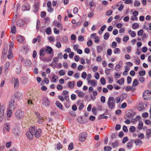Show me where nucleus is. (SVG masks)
I'll return each mask as SVG.
<instances>
[{
    "label": "nucleus",
    "instance_id": "1",
    "mask_svg": "<svg viewBox=\"0 0 151 151\" xmlns=\"http://www.w3.org/2000/svg\"><path fill=\"white\" fill-rule=\"evenodd\" d=\"M115 100L113 97H110L109 98L107 104L109 109H112L115 107Z\"/></svg>",
    "mask_w": 151,
    "mask_h": 151
},
{
    "label": "nucleus",
    "instance_id": "2",
    "mask_svg": "<svg viewBox=\"0 0 151 151\" xmlns=\"http://www.w3.org/2000/svg\"><path fill=\"white\" fill-rule=\"evenodd\" d=\"M23 115L24 113L20 110L17 111L15 113V117L17 119H22L23 116Z\"/></svg>",
    "mask_w": 151,
    "mask_h": 151
},
{
    "label": "nucleus",
    "instance_id": "3",
    "mask_svg": "<svg viewBox=\"0 0 151 151\" xmlns=\"http://www.w3.org/2000/svg\"><path fill=\"white\" fill-rule=\"evenodd\" d=\"M87 136V134L85 132H82L80 134L79 139L81 142H84Z\"/></svg>",
    "mask_w": 151,
    "mask_h": 151
},
{
    "label": "nucleus",
    "instance_id": "4",
    "mask_svg": "<svg viewBox=\"0 0 151 151\" xmlns=\"http://www.w3.org/2000/svg\"><path fill=\"white\" fill-rule=\"evenodd\" d=\"M42 104L46 106H49L50 105V100L47 97H44L43 98L42 100Z\"/></svg>",
    "mask_w": 151,
    "mask_h": 151
},
{
    "label": "nucleus",
    "instance_id": "5",
    "mask_svg": "<svg viewBox=\"0 0 151 151\" xmlns=\"http://www.w3.org/2000/svg\"><path fill=\"white\" fill-rule=\"evenodd\" d=\"M16 104L14 102V99H12L9 104V108L12 110H14L16 107Z\"/></svg>",
    "mask_w": 151,
    "mask_h": 151
},
{
    "label": "nucleus",
    "instance_id": "6",
    "mask_svg": "<svg viewBox=\"0 0 151 151\" xmlns=\"http://www.w3.org/2000/svg\"><path fill=\"white\" fill-rule=\"evenodd\" d=\"M32 64V62L28 59H26L24 61V65L27 68L30 67L31 66Z\"/></svg>",
    "mask_w": 151,
    "mask_h": 151
},
{
    "label": "nucleus",
    "instance_id": "7",
    "mask_svg": "<svg viewBox=\"0 0 151 151\" xmlns=\"http://www.w3.org/2000/svg\"><path fill=\"white\" fill-rule=\"evenodd\" d=\"M151 93V91H150L145 90L143 93V97L144 99L147 98V96H149Z\"/></svg>",
    "mask_w": 151,
    "mask_h": 151
},
{
    "label": "nucleus",
    "instance_id": "8",
    "mask_svg": "<svg viewBox=\"0 0 151 151\" xmlns=\"http://www.w3.org/2000/svg\"><path fill=\"white\" fill-rule=\"evenodd\" d=\"M30 9V6L27 3H25L22 6V11H29Z\"/></svg>",
    "mask_w": 151,
    "mask_h": 151
},
{
    "label": "nucleus",
    "instance_id": "9",
    "mask_svg": "<svg viewBox=\"0 0 151 151\" xmlns=\"http://www.w3.org/2000/svg\"><path fill=\"white\" fill-rule=\"evenodd\" d=\"M37 118L38 119L37 121L39 123H42L43 122V118L40 116V114L37 112H35Z\"/></svg>",
    "mask_w": 151,
    "mask_h": 151
},
{
    "label": "nucleus",
    "instance_id": "10",
    "mask_svg": "<svg viewBox=\"0 0 151 151\" xmlns=\"http://www.w3.org/2000/svg\"><path fill=\"white\" fill-rule=\"evenodd\" d=\"M41 130L39 129H36L34 133L35 137L38 138L40 137L41 136Z\"/></svg>",
    "mask_w": 151,
    "mask_h": 151
},
{
    "label": "nucleus",
    "instance_id": "11",
    "mask_svg": "<svg viewBox=\"0 0 151 151\" xmlns=\"http://www.w3.org/2000/svg\"><path fill=\"white\" fill-rule=\"evenodd\" d=\"M135 115L134 112L130 111L126 114V116L127 118H132Z\"/></svg>",
    "mask_w": 151,
    "mask_h": 151
},
{
    "label": "nucleus",
    "instance_id": "12",
    "mask_svg": "<svg viewBox=\"0 0 151 151\" xmlns=\"http://www.w3.org/2000/svg\"><path fill=\"white\" fill-rule=\"evenodd\" d=\"M16 24L18 26L22 27L24 26V21L22 19L18 20L16 22Z\"/></svg>",
    "mask_w": 151,
    "mask_h": 151
},
{
    "label": "nucleus",
    "instance_id": "13",
    "mask_svg": "<svg viewBox=\"0 0 151 151\" xmlns=\"http://www.w3.org/2000/svg\"><path fill=\"white\" fill-rule=\"evenodd\" d=\"M13 132L16 136H19L21 133L20 130L17 128H14L13 130Z\"/></svg>",
    "mask_w": 151,
    "mask_h": 151
},
{
    "label": "nucleus",
    "instance_id": "14",
    "mask_svg": "<svg viewBox=\"0 0 151 151\" xmlns=\"http://www.w3.org/2000/svg\"><path fill=\"white\" fill-rule=\"evenodd\" d=\"M47 6L48 8L47 11L49 12H52L53 10V9L51 8V1H49L47 3Z\"/></svg>",
    "mask_w": 151,
    "mask_h": 151
},
{
    "label": "nucleus",
    "instance_id": "15",
    "mask_svg": "<svg viewBox=\"0 0 151 151\" xmlns=\"http://www.w3.org/2000/svg\"><path fill=\"white\" fill-rule=\"evenodd\" d=\"M26 135L27 138L30 140L32 139L33 137L34 134L29 131L26 132Z\"/></svg>",
    "mask_w": 151,
    "mask_h": 151
},
{
    "label": "nucleus",
    "instance_id": "16",
    "mask_svg": "<svg viewBox=\"0 0 151 151\" xmlns=\"http://www.w3.org/2000/svg\"><path fill=\"white\" fill-rule=\"evenodd\" d=\"M45 50V51L47 52V54H51L52 53L53 51L52 49L49 46L46 47Z\"/></svg>",
    "mask_w": 151,
    "mask_h": 151
},
{
    "label": "nucleus",
    "instance_id": "17",
    "mask_svg": "<svg viewBox=\"0 0 151 151\" xmlns=\"http://www.w3.org/2000/svg\"><path fill=\"white\" fill-rule=\"evenodd\" d=\"M37 129L36 128H35V126H32L31 127H30L29 128V131H28L29 132H30L31 133H32L33 134H34L36 131V130Z\"/></svg>",
    "mask_w": 151,
    "mask_h": 151
},
{
    "label": "nucleus",
    "instance_id": "18",
    "mask_svg": "<svg viewBox=\"0 0 151 151\" xmlns=\"http://www.w3.org/2000/svg\"><path fill=\"white\" fill-rule=\"evenodd\" d=\"M12 80L14 81V88H17L19 85V80L17 78H15L14 77L12 78Z\"/></svg>",
    "mask_w": 151,
    "mask_h": 151
},
{
    "label": "nucleus",
    "instance_id": "19",
    "mask_svg": "<svg viewBox=\"0 0 151 151\" xmlns=\"http://www.w3.org/2000/svg\"><path fill=\"white\" fill-rule=\"evenodd\" d=\"M15 96L17 99H21L22 97L23 94L22 93L17 92L15 94Z\"/></svg>",
    "mask_w": 151,
    "mask_h": 151
},
{
    "label": "nucleus",
    "instance_id": "20",
    "mask_svg": "<svg viewBox=\"0 0 151 151\" xmlns=\"http://www.w3.org/2000/svg\"><path fill=\"white\" fill-rule=\"evenodd\" d=\"M10 127V126L8 123H6L4 125V129L8 132H9V131Z\"/></svg>",
    "mask_w": 151,
    "mask_h": 151
},
{
    "label": "nucleus",
    "instance_id": "21",
    "mask_svg": "<svg viewBox=\"0 0 151 151\" xmlns=\"http://www.w3.org/2000/svg\"><path fill=\"white\" fill-rule=\"evenodd\" d=\"M21 65H19L17 66L16 70V72L17 74H18L21 71Z\"/></svg>",
    "mask_w": 151,
    "mask_h": 151
},
{
    "label": "nucleus",
    "instance_id": "22",
    "mask_svg": "<svg viewBox=\"0 0 151 151\" xmlns=\"http://www.w3.org/2000/svg\"><path fill=\"white\" fill-rule=\"evenodd\" d=\"M45 50L44 49H42L40 50L39 52V55L40 57H43L45 53Z\"/></svg>",
    "mask_w": 151,
    "mask_h": 151
},
{
    "label": "nucleus",
    "instance_id": "23",
    "mask_svg": "<svg viewBox=\"0 0 151 151\" xmlns=\"http://www.w3.org/2000/svg\"><path fill=\"white\" fill-rule=\"evenodd\" d=\"M55 25L56 27L60 29L61 30H62L63 26L61 23L57 22L55 24Z\"/></svg>",
    "mask_w": 151,
    "mask_h": 151
},
{
    "label": "nucleus",
    "instance_id": "24",
    "mask_svg": "<svg viewBox=\"0 0 151 151\" xmlns=\"http://www.w3.org/2000/svg\"><path fill=\"white\" fill-rule=\"evenodd\" d=\"M75 86V82L74 81H72L69 82L68 87L71 89L73 88Z\"/></svg>",
    "mask_w": 151,
    "mask_h": 151
},
{
    "label": "nucleus",
    "instance_id": "25",
    "mask_svg": "<svg viewBox=\"0 0 151 151\" xmlns=\"http://www.w3.org/2000/svg\"><path fill=\"white\" fill-rule=\"evenodd\" d=\"M55 104L56 105V106L60 109H62L63 106L60 102L58 101H56L55 103Z\"/></svg>",
    "mask_w": 151,
    "mask_h": 151
},
{
    "label": "nucleus",
    "instance_id": "26",
    "mask_svg": "<svg viewBox=\"0 0 151 151\" xmlns=\"http://www.w3.org/2000/svg\"><path fill=\"white\" fill-rule=\"evenodd\" d=\"M103 47L102 46H98L97 47V51L98 53H100L103 51Z\"/></svg>",
    "mask_w": 151,
    "mask_h": 151
},
{
    "label": "nucleus",
    "instance_id": "27",
    "mask_svg": "<svg viewBox=\"0 0 151 151\" xmlns=\"http://www.w3.org/2000/svg\"><path fill=\"white\" fill-rule=\"evenodd\" d=\"M10 63L9 62H6L4 65V70L5 72L7 71L9 67Z\"/></svg>",
    "mask_w": 151,
    "mask_h": 151
},
{
    "label": "nucleus",
    "instance_id": "28",
    "mask_svg": "<svg viewBox=\"0 0 151 151\" xmlns=\"http://www.w3.org/2000/svg\"><path fill=\"white\" fill-rule=\"evenodd\" d=\"M128 33L132 37H134L136 35V33L134 31L130 30L128 31Z\"/></svg>",
    "mask_w": 151,
    "mask_h": 151
},
{
    "label": "nucleus",
    "instance_id": "29",
    "mask_svg": "<svg viewBox=\"0 0 151 151\" xmlns=\"http://www.w3.org/2000/svg\"><path fill=\"white\" fill-rule=\"evenodd\" d=\"M17 40L19 43L22 42L24 41L23 37L21 35L19 36L17 38Z\"/></svg>",
    "mask_w": 151,
    "mask_h": 151
},
{
    "label": "nucleus",
    "instance_id": "30",
    "mask_svg": "<svg viewBox=\"0 0 151 151\" xmlns=\"http://www.w3.org/2000/svg\"><path fill=\"white\" fill-rule=\"evenodd\" d=\"M96 105L98 110L99 111H101L102 110L103 106L100 103H97Z\"/></svg>",
    "mask_w": 151,
    "mask_h": 151
},
{
    "label": "nucleus",
    "instance_id": "31",
    "mask_svg": "<svg viewBox=\"0 0 151 151\" xmlns=\"http://www.w3.org/2000/svg\"><path fill=\"white\" fill-rule=\"evenodd\" d=\"M134 143L136 145H141L142 144V142L141 140L137 139L134 141Z\"/></svg>",
    "mask_w": 151,
    "mask_h": 151
},
{
    "label": "nucleus",
    "instance_id": "32",
    "mask_svg": "<svg viewBox=\"0 0 151 151\" xmlns=\"http://www.w3.org/2000/svg\"><path fill=\"white\" fill-rule=\"evenodd\" d=\"M58 77L55 75H54L52 78V81H51V82H56V81L58 80Z\"/></svg>",
    "mask_w": 151,
    "mask_h": 151
},
{
    "label": "nucleus",
    "instance_id": "33",
    "mask_svg": "<svg viewBox=\"0 0 151 151\" xmlns=\"http://www.w3.org/2000/svg\"><path fill=\"white\" fill-rule=\"evenodd\" d=\"M12 109L9 108V109L7 111V115L8 117H10L12 116Z\"/></svg>",
    "mask_w": 151,
    "mask_h": 151
},
{
    "label": "nucleus",
    "instance_id": "34",
    "mask_svg": "<svg viewBox=\"0 0 151 151\" xmlns=\"http://www.w3.org/2000/svg\"><path fill=\"white\" fill-rule=\"evenodd\" d=\"M124 79L123 78H122L117 81V83L120 85H122L124 84Z\"/></svg>",
    "mask_w": 151,
    "mask_h": 151
},
{
    "label": "nucleus",
    "instance_id": "35",
    "mask_svg": "<svg viewBox=\"0 0 151 151\" xmlns=\"http://www.w3.org/2000/svg\"><path fill=\"white\" fill-rule=\"evenodd\" d=\"M139 25L138 23H134L132 24V27L133 29H136V28L138 27Z\"/></svg>",
    "mask_w": 151,
    "mask_h": 151
},
{
    "label": "nucleus",
    "instance_id": "36",
    "mask_svg": "<svg viewBox=\"0 0 151 151\" xmlns=\"http://www.w3.org/2000/svg\"><path fill=\"white\" fill-rule=\"evenodd\" d=\"M40 27V22L39 20H37L36 24V29L37 31H39Z\"/></svg>",
    "mask_w": 151,
    "mask_h": 151
},
{
    "label": "nucleus",
    "instance_id": "37",
    "mask_svg": "<svg viewBox=\"0 0 151 151\" xmlns=\"http://www.w3.org/2000/svg\"><path fill=\"white\" fill-rule=\"evenodd\" d=\"M147 135L149 137H151V129H148L146 130Z\"/></svg>",
    "mask_w": 151,
    "mask_h": 151
},
{
    "label": "nucleus",
    "instance_id": "38",
    "mask_svg": "<svg viewBox=\"0 0 151 151\" xmlns=\"http://www.w3.org/2000/svg\"><path fill=\"white\" fill-rule=\"evenodd\" d=\"M88 5L90 6V9H91L93 6H96L95 3L92 1H91L89 3Z\"/></svg>",
    "mask_w": 151,
    "mask_h": 151
},
{
    "label": "nucleus",
    "instance_id": "39",
    "mask_svg": "<svg viewBox=\"0 0 151 151\" xmlns=\"http://www.w3.org/2000/svg\"><path fill=\"white\" fill-rule=\"evenodd\" d=\"M40 58L41 61L43 62H49L50 61V59L48 60L47 58L43 57H40Z\"/></svg>",
    "mask_w": 151,
    "mask_h": 151
},
{
    "label": "nucleus",
    "instance_id": "40",
    "mask_svg": "<svg viewBox=\"0 0 151 151\" xmlns=\"http://www.w3.org/2000/svg\"><path fill=\"white\" fill-rule=\"evenodd\" d=\"M88 82L92 86L94 87L96 85V83L95 81L92 80H90L88 81Z\"/></svg>",
    "mask_w": 151,
    "mask_h": 151
},
{
    "label": "nucleus",
    "instance_id": "41",
    "mask_svg": "<svg viewBox=\"0 0 151 151\" xmlns=\"http://www.w3.org/2000/svg\"><path fill=\"white\" fill-rule=\"evenodd\" d=\"M138 83V81L136 79H135L132 83V85L133 86H137Z\"/></svg>",
    "mask_w": 151,
    "mask_h": 151
},
{
    "label": "nucleus",
    "instance_id": "42",
    "mask_svg": "<svg viewBox=\"0 0 151 151\" xmlns=\"http://www.w3.org/2000/svg\"><path fill=\"white\" fill-rule=\"evenodd\" d=\"M139 126L138 127L139 129H141L143 128V123L142 122L139 121L138 124Z\"/></svg>",
    "mask_w": 151,
    "mask_h": 151
},
{
    "label": "nucleus",
    "instance_id": "43",
    "mask_svg": "<svg viewBox=\"0 0 151 151\" xmlns=\"http://www.w3.org/2000/svg\"><path fill=\"white\" fill-rule=\"evenodd\" d=\"M111 148L110 147L106 146L104 147V151H110L111 150Z\"/></svg>",
    "mask_w": 151,
    "mask_h": 151
},
{
    "label": "nucleus",
    "instance_id": "44",
    "mask_svg": "<svg viewBox=\"0 0 151 151\" xmlns=\"http://www.w3.org/2000/svg\"><path fill=\"white\" fill-rule=\"evenodd\" d=\"M100 82L102 85H105L106 82L105 78L104 77L101 78L100 79Z\"/></svg>",
    "mask_w": 151,
    "mask_h": 151
},
{
    "label": "nucleus",
    "instance_id": "45",
    "mask_svg": "<svg viewBox=\"0 0 151 151\" xmlns=\"http://www.w3.org/2000/svg\"><path fill=\"white\" fill-rule=\"evenodd\" d=\"M122 64H121V65L118 64L116 65L115 68V69L116 70H120L121 67H122Z\"/></svg>",
    "mask_w": 151,
    "mask_h": 151
},
{
    "label": "nucleus",
    "instance_id": "46",
    "mask_svg": "<svg viewBox=\"0 0 151 151\" xmlns=\"http://www.w3.org/2000/svg\"><path fill=\"white\" fill-rule=\"evenodd\" d=\"M138 12L137 11H135L133 13V14L134 15V17H135V19L136 20H138L137 16L138 15Z\"/></svg>",
    "mask_w": 151,
    "mask_h": 151
},
{
    "label": "nucleus",
    "instance_id": "47",
    "mask_svg": "<svg viewBox=\"0 0 151 151\" xmlns=\"http://www.w3.org/2000/svg\"><path fill=\"white\" fill-rule=\"evenodd\" d=\"M8 48L7 47H5L4 48L3 50V54L4 55H5L6 54L7 52Z\"/></svg>",
    "mask_w": 151,
    "mask_h": 151
},
{
    "label": "nucleus",
    "instance_id": "48",
    "mask_svg": "<svg viewBox=\"0 0 151 151\" xmlns=\"http://www.w3.org/2000/svg\"><path fill=\"white\" fill-rule=\"evenodd\" d=\"M109 33L108 32H107L104 35V38L105 40H106L109 38Z\"/></svg>",
    "mask_w": 151,
    "mask_h": 151
},
{
    "label": "nucleus",
    "instance_id": "49",
    "mask_svg": "<svg viewBox=\"0 0 151 151\" xmlns=\"http://www.w3.org/2000/svg\"><path fill=\"white\" fill-rule=\"evenodd\" d=\"M139 74L140 76H144L145 74V70H141L139 72Z\"/></svg>",
    "mask_w": 151,
    "mask_h": 151
},
{
    "label": "nucleus",
    "instance_id": "50",
    "mask_svg": "<svg viewBox=\"0 0 151 151\" xmlns=\"http://www.w3.org/2000/svg\"><path fill=\"white\" fill-rule=\"evenodd\" d=\"M140 4V2L138 1H135L134 3V5L135 6H139Z\"/></svg>",
    "mask_w": 151,
    "mask_h": 151
},
{
    "label": "nucleus",
    "instance_id": "51",
    "mask_svg": "<svg viewBox=\"0 0 151 151\" xmlns=\"http://www.w3.org/2000/svg\"><path fill=\"white\" fill-rule=\"evenodd\" d=\"M129 130L131 132L133 133L135 130V128L134 126H132L130 127Z\"/></svg>",
    "mask_w": 151,
    "mask_h": 151
},
{
    "label": "nucleus",
    "instance_id": "52",
    "mask_svg": "<svg viewBox=\"0 0 151 151\" xmlns=\"http://www.w3.org/2000/svg\"><path fill=\"white\" fill-rule=\"evenodd\" d=\"M106 78L108 79L109 83H111L113 82V78L112 77L107 76Z\"/></svg>",
    "mask_w": 151,
    "mask_h": 151
},
{
    "label": "nucleus",
    "instance_id": "53",
    "mask_svg": "<svg viewBox=\"0 0 151 151\" xmlns=\"http://www.w3.org/2000/svg\"><path fill=\"white\" fill-rule=\"evenodd\" d=\"M120 52V50L118 48H115L114 50V52L115 54L119 53Z\"/></svg>",
    "mask_w": 151,
    "mask_h": 151
},
{
    "label": "nucleus",
    "instance_id": "54",
    "mask_svg": "<svg viewBox=\"0 0 151 151\" xmlns=\"http://www.w3.org/2000/svg\"><path fill=\"white\" fill-rule=\"evenodd\" d=\"M129 37L128 36L124 35L123 39V41L124 42H126L129 39Z\"/></svg>",
    "mask_w": 151,
    "mask_h": 151
},
{
    "label": "nucleus",
    "instance_id": "55",
    "mask_svg": "<svg viewBox=\"0 0 151 151\" xmlns=\"http://www.w3.org/2000/svg\"><path fill=\"white\" fill-rule=\"evenodd\" d=\"M51 29L50 27H47L46 30V32L47 34L50 35L51 34Z\"/></svg>",
    "mask_w": 151,
    "mask_h": 151
},
{
    "label": "nucleus",
    "instance_id": "56",
    "mask_svg": "<svg viewBox=\"0 0 151 151\" xmlns=\"http://www.w3.org/2000/svg\"><path fill=\"white\" fill-rule=\"evenodd\" d=\"M108 118V116H104V114H102L100 116L99 118V119H107Z\"/></svg>",
    "mask_w": 151,
    "mask_h": 151
},
{
    "label": "nucleus",
    "instance_id": "57",
    "mask_svg": "<svg viewBox=\"0 0 151 151\" xmlns=\"http://www.w3.org/2000/svg\"><path fill=\"white\" fill-rule=\"evenodd\" d=\"M92 44L93 42L91 40H89L87 42V44L88 47H90L92 45Z\"/></svg>",
    "mask_w": 151,
    "mask_h": 151
},
{
    "label": "nucleus",
    "instance_id": "58",
    "mask_svg": "<svg viewBox=\"0 0 151 151\" xmlns=\"http://www.w3.org/2000/svg\"><path fill=\"white\" fill-rule=\"evenodd\" d=\"M73 143L72 142L70 143L68 146V150H71L73 149Z\"/></svg>",
    "mask_w": 151,
    "mask_h": 151
},
{
    "label": "nucleus",
    "instance_id": "59",
    "mask_svg": "<svg viewBox=\"0 0 151 151\" xmlns=\"http://www.w3.org/2000/svg\"><path fill=\"white\" fill-rule=\"evenodd\" d=\"M112 145L113 147L115 148L118 145L119 143L117 141H116L114 143H112Z\"/></svg>",
    "mask_w": 151,
    "mask_h": 151
},
{
    "label": "nucleus",
    "instance_id": "60",
    "mask_svg": "<svg viewBox=\"0 0 151 151\" xmlns=\"http://www.w3.org/2000/svg\"><path fill=\"white\" fill-rule=\"evenodd\" d=\"M85 95V94L83 92L81 91L78 95V96L80 98H83L84 96Z\"/></svg>",
    "mask_w": 151,
    "mask_h": 151
},
{
    "label": "nucleus",
    "instance_id": "61",
    "mask_svg": "<svg viewBox=\"0 0 151 151\" xmlns=\"http://www.w3.org/2000/svg\"><path fill=\"white\" fill-rule=\"evenodd\" d=\"M87 76L86 73L85 72H83L81 74V77L83 79H85Z\"/></svg>",
    "mask_w": 151,
    "mask_h": 151
},
{
    "label": "nucleus",
    "instance_id": "62",
    "mask_svg": "<svg viewBox=\"0 0 151 151\" xmlns=\"http://www.w3.org/2000/svg\"><path fill=\"white\" fill-rule=\"evenodd\" d=\"M59 73L60 76H63L65 75V72L63 70H60L59 71Z\"/></svg>",
    "mask_w": 151,
    "mask_h": 151
},
{
    "label": "nucleus",
    "instance_id": "63",
    "mask_svg": "<svg viewBox=\"0 0 151 151\" xmlns=\"http://www.w3.org/2000/svg\"><path fill=\"white\" fill-rule=\"evenodd\" d=\"M78 40L79 41L82 42L84 40V38L83 36L81 35L78 37Z\"/></svg>",
    "mask_w": 151,
    "mask_h": 151
},
{
    "label": "nucleus",
    "instance_id": "64",
    "mask_svg": "<svg viewBox=\"0 0 151 151\" xmlns=\"http://www.w3.org/2000/svg\"><path fill=\"white\" fill-rule=\"evenodd\" d=\"M110 69L109 68H106L105 70V73L106 74H109L110 73Z\"/></svg>",
    "mask_w": 151,
    "mask_h": 151
}]
</instances>
